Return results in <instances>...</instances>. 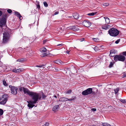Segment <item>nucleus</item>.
<instances>
[{"label": "nucleus", "mask_w": 126, "mask_h": 126, "mask_svg": "<svg viewBox=\"0 0 126 126\" xmlns=\"http://www.w3.org/2000/svg\"><path fill=\"white\" fill-rule=\"evenodd\" d=\"M108 32L110 36H116L118 35L119 33L118 31L115 28L110 29L109 30Z\"/></svg>", "instance_id": "f03ea898"}, {"label": "nucleus", "mask_w": 126, "mask_h": 126, "mask_svg": "<svg viewBox=\"0 0 126 126\" xmlns=\"http://www.w3.org/2000/svg\"><path fill=\"white\" fill-rule=\"evenodd\" d=\"M84 38H82L81 39H80V41H84Z\"/></svg>", "instance_id": "3c124183"}, {"label": "nucleus", "mask_w": 126, "mask_h": 126, "mask_svg": "<svg viewBox=\"0 0 126 126\" xmlns=\"http://www.w3.org/2000/svg\"><path fill=\"white\" fill-rule=\"evenodd\" d=\"M82 23L83 25L87 27H89L91 25L90 22L86 20H84Z\"/></svg>", "instance_id": "9d476101"}, {"label": "nucleus", "mask_w": 126, "mask_h": 126, "mask_svg": "<svg viewBox=\"0 0 126 126\" xmlns=\"http://www.w3.org/2000/svg\"><path fill=\"white\" fill-rule=\"evenodd\" d=\"M59 13V12L58 11H56L55 12L54 14V15H55L58 14Z\"/></svg>", "instance_id": "49530a36"}, {"label": "nucleus", "mask_w": 126, "mask_h": 126, "mask_svg": "<svg viewBox=\"0 0 126 126\" xmlns=\"http://www.w3.org/2000/svg\"><path fill=\"white\" fill-rule=\"evenodd\" d=\"M102 125L103 126H111L107 123H102Z\"/></svg>", "instance_id": "393cba45"}, {"label": "nucleus", "mask_w": 126, "mask_h": 126, "mask_svg": "<svg viewBox=\"0 0 126 126\" xmlns=\"http://www.w3.org/2000/svg\"><path fill=\"white\" fill-rule=\"evenodd\" d=\"M36 66L40 68L42 67L43 68H45V65L43 64L42 65H36Z\"/></svg>", "instance_id": "a878e982"}, {"label": "nucleus", "mask_w": 126, "mask_h": 126, "mask_svg": "<svg viewBox=\"0 0 126 126\" xmlns=\"http://www.w3.org/2000/svg\"><path fill=\"white\" fill-rule=\"evenodd\" d=\"M94 50L96 51L99 50L98 48L97 47H94Z\"/></svg>", "instance_id": "ea45409f"}, {"label": "nucleus", "mask_w": 126, "mask_h": 126, "mask_svg": "<svg viewBox=\"0 0 126 126\" xmlns=\"http://www.w3.org/2000/svg\"><path fill=\"white\" fill-rule=\"evenodd\" d=\"M13 71L15 73H19L22 71V69L20 68L13 69Z\"/></svg>", "instance_id": "a211bd4d"}, {"label": "nucleus", "mask_w": 126, "mask_h": 126, "mask_svg": "<svg viewBox=\"0 0 126 126\" xmlns=\"http://www.w3.org/2000/svg\"><path fill=\"white\" fill-rule=\"evenodd\" d=\"M114 61H118L124 62L125 60V56L121 55H116L114 58Z\"/></svg>", "instance_id": "39448f33"}, {"label": "nucleus", "mask_w": 126, "mask_h": 126, "mask_svg": "<svg viewBox=\"0 0 126 126\" xmlns=\"http://www.w3.org/2000/svg\"><path fill=\"white\" fill-rule=\"evenodd\" d=\"M70 51H67L66 52L68 54H69V52Z\"/></svg>", "instance_id": "6e6d98bb"}, {"label": "nucleus", "mask_w": 126, "mask_h": 126, "mask_svg": "<svg viewBox=\"0 0 126 126\" xmlns=\"http://www.w3.org/2000/svg\"><path fill=\"white\" fill-rule=\"evenodd\" d=\"M68 98L66 97H62L59 99V101H61L64 102L68 101Z\"/></svg>", "instance_id": "f3484780"}, {"label": "nucleus", "mask_w": 126, "mask_h": 126, "mask_svg": "<svg viewBox=\"0 0 126 126\" xmlns=\"http://www.w3.org/2000/svg\"><path fill=\"white\" fill-rule=\"evenodd\" d=\"M93 39L95 42H97L99 40L97 38H93Z\"/></svg>", "instance_id": "58836bf2"}, {"label": "nucleus", "mask_w": 126, "mask_h": 126, "mask_svg": "<svg viewBox=\"0 0 126 126\" xmlns=\"http://www.w3.org/2000/svg\"><path fill=\"white\" fill-rule=\"evenodd\" d=\"M49 54L47 52L46 53H43L41 55V57H45Z\"/></svg>", "instance_id": "b1692460"}, {"label": "nucleus", "mask_w": 126, "mask_h": 126, "mask_svg": "<svg viewBox=\"0 0 126 126\" xmlns=\"http://www.w3.org/2000/svg\"><path fill=\"white\" fill-rule=\"evenodd\" d=\"M41 98L40 94L32 92V108L35 106L34 104L36 103L37 100Z\"/></svg>", "instance_id": "f257e3e1"}, {"label": "nucleus", "mask_w": 126, "mask_h": 126, "mask_svg": "<svg viewBox=\"0 0 126 126\" xmlns=\"http://www.w3.org/2000/svg\"><path fill=\"white\" fill-rule=\"evenodd\" d=\"M29 26H30V28H31V25L30 24L29 25Z\"/></svg>", "instance_id": "bf43d9fd"}, {"label": "nucleus", "mask_w": 126, "mask_h": 126, "mask_svg": "<svg viewBox=\"0 0 126 126\" xmlns=\"http://www.w3.org/2000/svg\"><path fill=\"white\" fill-rule=\"evenodd\" d=\"M103 18L105 20V22L107 24H108L110 22V20L107 17H104Z\"/></svg>", "instance_id": "6ab92c4d"}, {"label": "nucleus", "mask_w": 126, "mask_h": 126, "mask_svg": "<svg viewBox=\"0 0 126 126\" xmlns=\"http://www.w3.org/2000/svg\"><path fill=\"white\" fill-rule=\"evenodd\" d=\"M126 77V73H124L123 74V78H124Z\"/></svg>", "instance_id": "09e8293b"}, {"label": "nucleus", "mask_w": 126, "mask_h": 126, "mask_svg": "<svg viewBox=\"0 0 126 126\" xmlns=\"http://www.w3.org/2000/svg\"><path fill=\"white\" fill-rule=\"evenodd\" d=\"M59 105H56L54 106L53 108V110L54 111H57L59 108Z\"/></svg>", "instance_id": "dca6fc26"}, {"label": "nucleus", "mask_w": 126, "mask_h": 126, "mask_svg": "<svg viewBox=\"0 0 126 126\" xmlns=\"http://www.w3.org/2000/svg\"><path fill=\"white\" fill-rule=\"evenodd\" d=\"M47 50L45 47H43L40 49V51L41 52H44L46 51Z\"/></svg>", "instance_id": "aec40b11"}, {"label": "nucleus", "mask_w": 126, "mask_h": 126, "mask_svg": "<svg viewBox=\"0 0 126 126\" xmlns=\"http://www.w3.org/2000/svg\"><path fill=\"white\" fill-rule=\"evenodd\" d=\"M54 68L55 70L56 71H58V69L57 68Z\"/></svg>", "instance_id": "5fc2aeb1"}, {"label": "nucleus", "mask_w": 126, "mask_h": 126, "mask_svg": "<svg viewBox=\"0 0 126 126\" xmlns=\"http://www.w3.org/2000/svg\"><path fill=\"white\" fill-rule=\"evenodd\" d=\"M47 40H44L43 41V44H45V43L46 42Z\"/></svg>", "instance_id": "864d4df0"}, {"label": "nucleus", "mask_w": 126, "mask_h": 126, "mask_svg": "<svg viewBox=\"0 0 126 126\" xmlns=\"http://www.w3.org/2000/svg\"><path fill=\"white\" fill-rule=\"evenodd\" d=\"M15 15L18 17L20 20L22 19V17L19 12H15Z\"/></svg>", "instance_id": "ddd939ff"}, {"label": "nucleus", "mask_w": 126, "mask_h": 126, "mask_svg": "<svg viewBox=\"0 0 126 126\" xmlns=\"http://www.w3.org/2000/svg\"><path fill=\"white\" fill-rule=\"evenodd\" d=\"M92 92V88H89L87 90L83 91L82 93L83 95H85L89 94H91Z\"/></svg>", "instance_id": "0eeeda50"}, {"label": "nucleus", "mask_w": 126, "mask_h": 126, "mask_svg": "<svg viewBox=\"0 0 126 126\" xmlns=\"http://www.w3.org/2000/svg\"><path fill=\"white\" fill-rule=\"evenodd\" d=\"M17 88L14 86L11 87L10 90L11 91V93L13 94L16 95L17 93Z\"/></svg>", "instance_id": "6e6552de"}, {"label": "nucleus", "mask_w": 126, "mask_h": 126, "mask_svg": "<svg viewBox=\"0 0 126 126\" xmlns=\"http://www.w3.org/2000/svg\"><path fill=\"white\" fill-rule=\"evenodd\" d=\"M64 126H68L66 125H64Z\"/></svg>", "instance_id": "680f3d73"}, {"label": "nucleus", "mask_w": 126, "mask_h": 126, "mask_svg": "<svg viewBox=\"0 0 126 126\" xmlns=\"http://www.w3.org/2000/svg\"><path fill=\"white\" fill-rule=\"evenodd\" d=\"M68 29L72 30L75 31H78L79 30L78 27L77 25L70 26L68 27Z\"/></svg>", "instance_id": "1a4fd4ad"}, {"label": "nucleus", "mask_w": 126, "mask_h": 126, "mask_svg": "<svg viewBox=\"0 0 126 126\" xmlns=\"http://www.w3.org/2000/svg\"><path fill=\"white\" fill-rule=\"evenodd\" d=\"M3 112V110L1 109H0V116L2 115Z\"/></svg>", "instance_id": "7c9ffc66"}, {"label": "nucleus", "mask_w": 126, "mask_h": 126, "mask_svg": "<svg viewBox=\"0 0 126 126\" xmlns=\"http://www.w3.org/2000/svg\"><path fill=\"white\" fill-rule=\"evenodd\" d=\"M49 125V123L48 122H47L44 125H42V126H48Z\"/></svg>", "instance_id": "f704fd0d"}, {"label": "nucleus", "mask_w": 126, "mask_h": 126, "mask_svg": "<svg viewBox=\"0 0 126 126\" xmlns=\"http://www.w3.org/2000/svg\"><path fill=\"white\" fill-rule=\"evenodd\" d=\"M36 5L37 6V8H38V9H39L40 8V6L39 5V2L37 1H36Z\"/></svg>", "instance_id": "4be33fe9"}, {"label": "nucleus", "mask_w": 126, "mask_h": 126, "mask_svg": "<svg viewBox=\"0 0 126 126\" xmlns=\"http://www.w3.org/2000/svg\"><path fill=\"white\" fill-rule=\"evenodd\" d=\"M28 103V104L27 106L28 107H29V108H32V101H27Z\"/></svg>", "instance_id": "412c9836"}, {"label": "nucleus", "mask_w": 126, "mask_h": 126, "mask_svg": "<svg viewBox=\"0 0 126 126\" xmlns=\"http://www.w3.org/2000/svg\"><path fill=\"white\" fill-rule=\"evenodd\" d=\"M123 54L125 56H126V51L123 52Z\"/></svg>", "instance_id": "de8ad7c7"}, {"label": "nucleus", "mask_w": 126, "mask_h": 126, "mask_svg": "<svg viewBox=\"0 0 126 126\" xmlns=\"http://www.w3.org/2000/svg\"><path fill=\"white\" fill-rule=\"evenodd\" d=\"M63 45V44H58V45H57V46H62Z\"/></svg>", "instance_id": "603ef678"}, {"label": "nucleus", "mask_w": 126, "mask_h": 126, "mask_svg": "<svg viewBox=\"0 0 126 126\" xmlns=\"http://www.w3.org/2000/svg\"><path fill=\"white\" fill-rule=\"evenodd\" d=\"M119 89L118 88H116L114 90L115 91V94H117L119 92Z\"/></svg>", "instance_id": "bb28decb"}, {"label": "nucleus", "mask_w": 126, "mask_h": 126, "mask_svg": "<svg viewBox=\"0 0 126 126\" xmlns=\"http://www.w3.org/2000/svg\"><path fill=\"white\" fill-rule=\"evenodd\" d=\"M36 82H32V84H34L36 83Z\"/></svg>", "instance_id": "13d9d810"}, {"label": "nucleus", "mask_w": 126, "mask_h": 126, "mask_svg": "<svg viewBox=\"0 0 126 126\" xmlns=\"http://www.w3.org/2000/svg\"><path fill=\"white\" fill-rule=\"evenodd\" d=\"M9 88H11V87H13L12 85H10L9 86Z\"/></svg>", "instance_id": "4d7b16f0"}, {"label": "nucleus", "mask_w": 126, "mask_h": 126, "mask_svg": "<svg viewBox=\"0 0 126 126\" xmlns=\"http://www.w3.org/2000/svg\"><path fill=\"white\" fill-rule=\"evenodd\" d=\"M76 98V97H74V98H71V99H68V101H73V100H75V99Z\"/></svg>", "instance_id": "4c0bfd02"}, {"label": "nucleus", "mask_w": 126, "mask_h": 126, "mask_svg": "<svg viewBox=\"0 0 126 126\" xmlns=\"http://www.w3.org/2000/svg\"><path fill=\"white\" fill-rule=\"evenodd\" d=\"M23 92L25 94H27L30 95H32V92H29L28 89L26 88H24Z\"/></svg>", "instance_id": "f8f14e48"}, {"label": "nucleus", "mask_w": 126, "mask_h": 126, "mask_svg": "<svg viewBox=\"0 0 126 126\" xmlns=\"http://www.w3.org/2000/svg\"><path fill=\"white\" fill-rule=\"evenodd\" d=\"M55 63H56L59 64L60 63V61L58 60H56L55 61Z\"/></svg>", "instance_id": "c03bdc74"}, {"label": "nucleus", "mask_w": 126, "mask_h": 126, "mask_svg": "<svg viewBox=\"0 0 126 126\" xmlns=\"http://www.w3.org/2000/svg\"><path fill=\"white\" fill-rule=\"evenodd\" d=\"M6 23L5 20L3 18L1 19L0 21V27L2 30V32L3 31V29L4 30L6 28Z\"/></svg>", "instance_id": "423d86ee"}, {"label": "nucleus", "mask_w": 126, "mask_h": 126, "mask_svg": "<svg viewBox=\"0 0 126 126\" xmlns=\"http://www.w3.org/2000/svg\"><path fill=\"white\" fill-rule=\"evenodd\" d=\"M96 109L95 108H93L91 109L92 111H96Z\"/></svg>", "instance_id": "a18cd8bd"}, {"label": "nucleus", "mask_w": 126, "mask_h": 126, "mask_svg": "<svg viewBox=\"0 0 126 126\" xmlns=\"http://www.w3.org/2000/svg\"><path fill=\"white\" fill-rule=\"evenodd\" d=\"M41 96L42 95V97L43 98H45L46 97V96L45 95L44 93H42L41 94Z\"/></svg>", "instance_id": "2f4dec72"}, {"label": "nucleus", "mask_w": 126, "mask_h": 126, "mask_svg": "<svg viewBox=\"0 0 126 126\" xmlns=\"http://www.w3.org/2000/svg\"><path fill=\"white\" fill-rule=\"evenodd\" d=\"M2 13L1 11H0V16L2 15Z\"/></svg>", "instance_id": "8fccbe9b"}, {"label": "nucleus", "mask_w": 126, "mask_h": 126, "mask_svg": "<svg viewBox=\"0 0 126 126\" xmlns=\"http://www.w3.org/2000/svg\"><path fill=\"white\" fill-rule=\"evenodd\" d=\"M96 12H92L88 14L87 15L89 16H93L96 13Z\"/></svg>", "instance_id": "5701e85b"}, {"label": "nucleus", "mask_w": 126, "mask_h": 126, "mask_svg": "<svg viewBox=\"0 0 126 126\" xmlns=\"http://www.w3.org/2000/svg\"><path fill=\"white\" fill-rule=\"evenodd\" d=\"M54 97H55V98H57V96H54Z\"/></svg>", "instance_id": "052dcab7"}, {"label": "nucleus", "mask_w": 126, "mask_h": 126, "mask_svg": "<svg viewBox=\"0 0 126 126\" xmlns=\"http://www.w3.org/2000/svg\"><path fill=\"white\" fill-rule=\"evenodd\" d=\"M44 4L45 7H47L48 6V4L46 2H44Z\"/></svg>", "instance_id": "c9c22d12"}, {"label": "nucleus", "mask_w": 126, "mask_h": 126, "mask_svg": "<svg viewBox=\"0 0 126 126\" xmlns=\"http://www.w3.org/2000/svg\"><path fill=\"white\" fill-rule=\"evenodd\" d=\"M115 52L114 50H111L110 51V53L109 55L111 57L114 56L115 55Z\"/></svg>", "instance_id": "4468645a"}, {"label": "nucleus", "mask_w": 126, "mask_h": 126, "mask_svg": "<svg viewBox=\"0 0 126 126\" xmlns=\"http://www.w3.org/2000/svg\"><path fill=\"white\" fill-rule=\"evenodd\" d=\"M10 32L6 31L3 33V42L6 43L8 41L10 36Z\"/></svg>", "instance_id": "7ed1b4c3"}, {"label": "nucleus", "mask_w": 126, "mask_h": 126, "mask_svg": "<svg viewBox=\"0 0 126 126\" xmlns=\"http://www.w3.org/2000/svg\"><path fill=\"white\" fill-rule=\"evenodd\" d=\"M24 88L23 87H21L19 88V90L21 92H23Z\"/></svg>", "instance_id": "72a5a7b5"}, {"label": "nucleus", "mask_w": 126, "mask_h": 126, "mask_svg": "<svg viewBox=\"0 0 126 126\" xmlns=\"http://www.w3.org/2000/svg\"><path fill=\"white\" fill-rule=\"evenodd\" d=\"M113 65V63L112 62H111L110 63V65L109 66V67H112V66Z\"/></svg>", "instance_id": "a19ab883"}, {"label": "nucleus", "mask_w": 126, "mask_h": 126, "mask_svg": "<svg viewBox=\"0 0 126 126\" xmlns=\"http://www.w3.org/2000/svg\"><path fill=\"white\" fill-rule=\"evenodd\" d=\"M111 26L110 25L105 24L102 26V27L103 29L106 30L108 29L111 27Z\"/></svg>", "instance_id": "9b49d317"}, {"label": "nucleus", "mask_w": 126, "mask_h": 126, "mask_svg": "<svg viewBox=\"0 0 126 126\" xmlns=\"http://www.w3.org/2000/svg\"><path fill=\"white\" fill-rule=\"evenodd\" d=\"M3 84L5 86H7L8 84L6 83V81L4 79L3 81Z\"/></svg>", "instance_id": "c756f323"}, {"label": "nucleus", "mask_w": 126, "mask_h": 126, "mask_svg": "<svg viewBox=\"0 0 126 126\" xmlns=\"http://www.w3.org/2000/svg\"><path fill=\"white\" fill-rule=\"evenodd\" d=\"M8 95H3L0 99V104L4 105L5 104L7 100Z\"/></svg>", "instance_id": "20e7f679"}, {"label": "nucleus", "mask_w": 126, "mask_h": 126, "mask_svg": "<svg viewBox=\"0 0 126 126\" xmlns=\"http://www.w3.org/2000/svg\"><path fill=\"white\" fill-rule=\"evenodd\" d=\"M120 101L123 103H125L126 102V100L125 99H121L120 100Z\"/></svg>", "instance_id": "473e14b6"}, {"label": "nucleus", "mask_w": 126, "mask_h": 126, "mask_svg": "<svg viewBox=\"0 0 126 126\" xmlns=\"http://www.w3.org/2000/svg\"><path fill=\"white\" fill-rule=\"evenodd\" d=\"M24 61V59H19L16 60L17 62H22Z\"/></svg>", "instance_id": "c85d7f7f"}, {"label": "nucleus", "mask_w": 126, "mask_h": 126, "mask_svg": "<svg viewBox=\"0 0 126 126\" xmlns=\"http://www.w3.org/2000/svg\"><path fill=\"white\" fill-rule=\"evenodd\" d=\"M109 5V4L108 3H104L103 4V7H105L106 6H107Z\"/></svg>", "instance_id": "cd10ccee"}, {"label": "nucleus", "mask_w": 126, "mask_h": 126, "mask_svg": "<svg viewBox=\"0 0 126 126\" xmlns=\"http://www.w3.org/2000/svg\"><path fill=\"white\" fill-rule=\"evenodd\" d=\"M73 16L75 19H78L79 18V15L78 13H76L73 14Z\"/></svg>", "instance_id": "2eb2a0df"}, {"label": "nucleus", "mask_w": 126, "mask_h": 126, "mask_svg": "<svg viewBox=\"0 0 126 126\" xmlns=\"http://www.w3.org/2000/svg\"><path fill=\"white\" fill-rule=\"evenodd\" d=\"M7 12L9 13H11L12 12V11L10 9H8L7 10Z\"/></svg>", "instance_id": "79ce46f5"}, {"label": "nucleus", "mask_w": 126, "mask_h": 126, "mask_svg": "<svg viewBox=\"0 0 126 126\" xmlns=\"http://www.w3.org/2000/svg\"><path fill=\"white\" fill-rule=\"evenodd\" d=\"M120 41V39L117 40H116L115 41V43L116 44H118L119 43V42Z\"/></svg>", "instance_id": "37998d69"}, {"label": "nucleus", "mask_w": 126, "mask_h": 126, "mask_svg": "<svg viewBox=\"0 0 126 126\" xmlns=\"http://www.w3.org/2000/svg\"><path fill=\"white\" fill-rule=\"evenodd\" d=\"M71 90H70L67 91V92H66V94H69L71 93Z\"/></svg>", "instance_id": "e433bc0d"}]
</instances>
